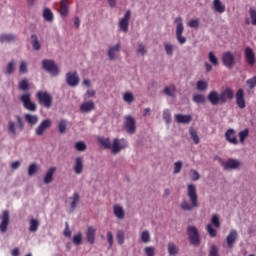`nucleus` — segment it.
Returning <instances> with one entry per match:
<instances>
[{
	"mask_svg": "<svg viewBox=\"0 0 256 256\" xmlns=\"http://www.w3.org/2000/svg\"><path fill=\"white\" fill-rule=\"evenodd\" d=\"M211 224L215 227V228H220L221 227V222H220V218L218 214H213L211 217Z\"/></svg>",
	"mask_w": 256,
	"mask_h": 256,
	"instance_id": "nucleus-40",
	"label": "nucleus"
},
{
	"mask_svg": "<svg viewBox=\"0 0 256 256\" xmlns=\"http://www.w3.org/2000/svg\"><path fill=\"white\" fill-rule=\"evenodd\" d=\"M249 133H250L249 129H245L238 133L240 143L243 144L245 142L246 138L249 136Z\"/></svg>",
	"mask_w": 256,
	"mask_h": 256,
	"instance_id": "nucleus-41",
	"label": "nucleus"
},
{
	"mask_svg": "<svg viewBox=\"0 0 256 256\" xmlns=\"http://www.w3.org/2000/svg\"><path fill=\"white\" fill-rule=\"evenodd\" d=\"M124 127H125L127 134H134L136 132L135 119L130 115L125 116Z\"/></svg>",
	"mask_w": 256,
	"mask_h": 256,
	"instance_id": "nucleus-11",
	"label": "nucleus"
},
{
	"mask_svg": "<svg viewBox=\"0 0 256 256\" xmlns=\"http://www.w3.org/2000/svg\"><path fill=\"white\" fill-rule=\"evenodd\" d=\"M206 231L208 232L210 237H212V238L217 237V230L214 229L212 224H208L206 226Z\"/></svg>",
	"mask_w": 256,
	"mask_h": 256,
	"instance_id": "nucleus-46",
	"label": "nucleus"
},
{
	"mask_svg": "<svg viewBox=\"0 0 256 256\" xmlns=\"http://www.w3.org/2000/svg\"><path fill=\"white\" fill-rule=\"evenodd\" d=\"M189 175L191 180L193 181H198L200 179V174L196 170H190Z\"/></svg>",
	"mask_w": 256,
	"mask_h": 256,
	"instance_id": "nucleus-55",
	"label": "nucleus"
},
{
	"mask_svg": "<svg viewBox=\"0 0 256 256\" xmlns=\"http://www.w3.org/2000/svg\"><path fill=\"white\" fill-rule=\"evenodd\" d=\"M15 71V63L14 61H10V63L7 66L6 74H12Z\"/></svg>",
	"mask_w": 256,
	"mask_h": 256,
	"instance_id": "nucleus-61",
	"label": "nucleus"
},
{
	"mask_svg": "<svg viewBox=\"0 0 256 256\" xmlns=\"http://www.w3.org/2000/svg\"><path fill=\"white\" fill-rule=\"evenodd\" d=\"M222 63L228 69H232L236 65L235 56L230 51L223 53Z\"/></svg>",
	"mask_w": 256,
	"mask_h": 256,
	"instance_id": "nucleus-9",
	"label": "nucleus"
},
{
	"mask_svg": "<svg viewBox=\"0 0 256 256\" xmlns=\"http://www.w3.org/2000/svg\"><path fill=\"white\" fill-rule=\"evenodd\" d=\"M79 81L80 79L77 72L66 73V84H68L70 87L78 86Z\"/></svg>",
	"mask_w": 256,
	"mask_h": 256,
	"instance_id": "nucleus-13",
	"label": "nucleus"
},
{
	"mask_svg": "<svg viewBox=\"0 0 256 256\" xmlns=\"http://www.w3.org/2000/svg\"><path fill=\"white\" fill-rule=\"evenodd\" d=\"M39 228V221L36 219H30V228L31 232H36Z\"/></svg>",
	"mask_w": 256,
	"mask_h": 256,
	"instance_id": "nucleus-45",
	"label": "nucleus"
},
{
	"mask_svg": "<svg viewBox=\"0 0 256 256\" xmlns=\"http://www.w3.org/2000/svg\"><path fill=\"white\" fill-rule=\"evenodd\" d=\"M167 249L169 255H176L179 253L178 247L173 242L167 244Z\"/></svg>",
	"mask_w": 256,
	"mask_h": 256,
	"instance_id": "nucleus-34",
	"label": "nucleus"
},
{
	"mask_svg": "<svg viewBox=\"0 0 256 256\" xmlns=\"http://www.w3.org/2000/svg\"><path fill=\"white\" fill-rule=\"evenodd\" d=\"M20 101H22V104L24 105V108H26V110L30 112L37 111V105L36 103L31 101V95L29 93L20 96Z\"/></svg>",
	"mask_w": 256,
	"mask_h": 256,
	"instance_id": "nucleus-8",
	"label": "nucleus"
},
{
	"mask_svg": "<svg viewBox=\"0 0 256 256\" xmlns=\"http://www.w3.org/2000/svg\"><path fill=\"white\" fill-rule=\"evenodd\" d=\"M177 92V88L175 85L171 84L169 86L164 87L163 93L169 97H175Z\"/></svg>",
	"mask_w": 256,
	"mask_h": 256,
	"instance_id": "nucleus-27",
	"label": "nucleus"
},
{
	"mask_svg": "<svg viewBox=\"0 0 256 256\" xmlns=\"http://www.w3.org/2000/svg\"><path fill=\"white\" fill-rule=\"evenodd\" d=\"M80 201V195L79 193H74V195H72V203H70V208L72 210H75V208L77 207V204Z\"/></svg>",
	"mask_w": 256,
	"mask_h": 256,
	"instance_id": "nucleus-39",
	"label": "nucleus"
},
{
	"mask_svg": "<svg viewBox=\"0 0 256 256\" xmlns=\"http://www.w3.org/2000/svg\"><path fill=\"white\" fill-rule=\"evenodd\" d=\"M128 147V142H127V140H125V139H121V140H119V139H114L113 140V143H112V145H111V152L113 153V154H117V153H119L122 149H125V148H127Z\"/></svg>",
	"mask_w": 256,
	"mask_h": 256,
	"instance_id": "nucleus-10",
	"label": "nucleus"
},
{
	"mask_svg": "<svg viewBox=\"0 0 256 256\" xmlns=\"http://www.w3.org/2000/svg\"><path fill=\"white\" fill-rule=\"evenodd\" d=\"M37 170L38 166L36 164H31L30 167H28V175H34L37 172Z\"/></svg>",
	"mask_w": 256,
	"mask_h": 256,
	"instance_id": "nucleus-62",
	"label": "nucleus"
},
{
	"mask_svg": "<svg viewBox=\"0 0 256 256\" xmlns=\"http://www.w3.org/2000/svg\"><path fill=\"white\" fill-rule=\"evenodd\" d=\"M192 101L196 104H205L206 97L202 94H194L192 97Z\"/></svg>",
	"mask_w": 256,
	"mask_h": 256,
	"instance_id": "nucleus-33",
	"label": "nucleus"
},
{
	"mask_svg": "<svg viewBox=\"0 0 256 256\" xmlns=\"http://www.w3.org/2000/svg\"><path fill=\"white\" fill-rule=\"evenodd\" d=\"M17 40V37L12 34H3L0 36L1 43H11Z\"/></svg>",
	"mask_w": 256,
	"mask_h": 256,
	"instance_id": "nucleus-30",
	"label": "nucleus"
},
{
	"mask_svg": "<svg viewBox=\"0 0 256 256\" xmlns=\"http://www.w3.org/2000/svg\"><path fill=\"white\" fill-rule=\"evenodd\" d=\"M174 119L177 123L188 124L192 121V116L191 115L176 114V115H174Z\"/></svg>",
	"mask_w": 256,
	"mask_h": 256,
	"instance_id": "nucleus-22",
	"label": "nucleus"
},
{
	"mask_svg": "<svg viewBox=\"0 0 256 256\" xmlns=\"http://www.w3.org/2000/svg\"><path fill=\"white\" fill-rule=\"evenodd\" d=\"M236 104L238 108L245 109L246 108V101H245V93L243 89H239L235 95Z\"/></svg>",
	"mask_w": 256,
	"mask_h": 256,
	"instance_id": "nucleus-14",
	"label": "nucleus"
},
{
	"mask_svg": "<svg viewBox=\"0 0 256 256\" xmlns=\"http://www.w3.org/2000/svg\"><path fill=\"white\" fill-rule=\"evenodd\" d=\"M24 120H26L28 124L34 126L38 123L39 118L36 115L26 114L24 115Z\"/></svg>",
	"mask_w": 256,
	"mask_h": 256,
	"instance_id": "nucleus-31",
	"label": "nucleus"
},
{
	"mask_svg": "<svg viewBox=\"0 0 256 256\" xmlns=\"http://www.w3.org/2000/svg\"><path fill=\"white\" fill-rule=\"evenodd\" d=\"M208 59H209V62L212 63L214 66L219 65V60L216 57V55L214 54V52H209Z\"/></svg>",
	"mask_w": 256,
	"mask_h": 256,
	"instance_id": "nucleus-47",
	"label": "nucleus"
},
{
	"mask_svg": "<svg viewBox=\"0 0 256 256\" xmlns=\"http://www.w3.org/2000/svg\"><path fill=\"white\" fill-rule=\"evenodd\" d=\"M249 13H250L252 25L256 26V10L253 8H250Z\"/></svg>",
	"mask_w": 256,
	"mask_h": 256,
	"instance_id": "nucleus-57",
	"label": "nucleus"
},
{
	"mask_svg": "<svg viewBox=\"0 0 256 256\" xmlns=\"http://www.w3.org/2000/svg\"><path fill=\"white\" fill-rule=\"evenodd\" d=\"M234 95V91L231 88H226L221 91L220 95L216 91H211L207 99L211 105L216 106L218 104H225L228 100H232Z\"/></svg>",
	"mask_w": 256,
	"mask_h": 256,
	"instance_id": "nucleus-2",
	"label": "nucleus"
},
{
	"mask_svg": "<svg viewBox=\"0 0 256 256\" xmlns=\"http://www.w3.org/2000/svg\"><path fill=\"white\" fill-rule=\"evenodd\" d=\"M42 68H44V70H46L52 76H58L60 73L58 66L53 60H42Z\"/></svg>",
	"mask_w": 256,
	"mask_h": 256,
	"instance_id": "nucleus-5",
	"label": "nucleus"
},
{
	"mask_svg": "<svg viewBox=\"0 0 256 256\" xmlns=\"http://www.w3.org/2000/svg\"><path fill=\"white\" fill-rule=\"evenodd\" d=\"M83 169H84L83 158L77 157L76 160L74 161V172L76 174H82Z\"/></svg>",
	"mask_w": 256,
	"mask_h": 256,
	"instance_id": "nucleus-23",
	"label": "nucleus"
},
{
	"mask_svg": "<svg viewBox=\"0 0 256 256\" xmlns=\"http://www.w3.org/2000/svg\"><path fill=\"white\" fill-rule=\"evenodd\" d=\"M188 240L193 246H198L201 243L198 229L195 226H189L187 228Z\"/></svg>",
	"mask_w": 256,
	"mask_h": 256,
	"instance_id": "nucleus-4",
	"label": "nucleus"
},
{
	"mask_svg": "<svg viewBox=\"0 0 256 256\" xmlns=\"http://www.w3.org/2000/svg\"><path fill=\"white\" fill-rule=\"evenodd\" d=\"M8 130L10 132V134H12V136H17V128H16V123L13 121L9 122V126H8Z\"/></svg>",
	"mask_w": 256,
	"mask_h": 256,
	"instance_id": "nucleus-48",
	"label": "nucleus"
},
{
	"mask_svg": "<svg viewBox=\"0 0 256 256\" xmlns=\"http://www.w3.org/2000/svg\"><path fill=\"white\" fill-rule=\"evenodd\" d=\"M246 83H247V85L249 86L250 89L255 88L256 87V76L247 80Z\"/></svg>",
	"mask_w": 256,
	"mask_h": 256,
	"instance_id": "nucleus-64",
	"label": "nucleus"
},
{
	"mask_svg": "<svg viewBox=\"0 0 256 256\" xmlns=\"http://www.w3.org/2000/svg\"><path fill=\"white\" fill-rule=\"evenodd\" d=\"M239 235L236 230H231L226 237L227 246L232 249Z\"/></svg>",
	"mask_w": 256,
	"mask_h": 256,
	"instance_id": "nucleus-18",
	"label": "nucleus"
},
{
	"mask_svg": "<svg viewBox=\"0 0 256 256\" xmlns=\"http://www.w3.org/2000/svg\"><path fill=\"white\" fill-rule=\"evenodd\" d=\"M82 240H83V236L81 233H78L74 236V238L72 239V241L74 242V244L76 245H80L82 244Z\"/></svg>",
	"mask_w": 256,
	"mask_h": 256,
	"instance_id": "nucleus-58",
	"label": "nucleus"
},
{
	"mask_svg": "<svg viewBox=\"0 0 256 256\" xmlns=\"http://www.w3.org/2000/svg\"><path fill=\"white\" fill-rule=\"evenodd\" d=\"M106 237H107V242L109 244V247H112L113 244H114V236H113V233L111 231H108L107 234H106Z\"/></svg>",
	"mask_w": 256,
	"mask_h": 256,
	"instance_id": "nucleus-59",
	"label": "nucleus"
},
{
	"mask_svg": "<svg viewBox=\"0 0 256 256\" xmlns=\"http://www.w3.org/2000/svg\"><path fill=\"white\" fill-rule=\"evenodd\" d=\"M116 240L119 245L124 244L125 242V232L123 230H117Z\"/></svg>",
	"mask_w": 256,
	"mask_h": 256,
	"instance_id": "nucleus-37",
	"label": "nucleus"
},
{
	"mask_svg": "<svg viewBox=\"0 0 256 256\" xmlns=\"http://www.w3.org/2000/svg\"><path fill=\"white\" fill-rule=\"evenodd\" d=\"M144 253L146 256H155V247H152V246L145 247Z\"/></svg>",
	"mask_w": 256,
	"mask_h": 256,
	"instance_id": "nucleus-54",
	"label": "nucleus"
},
{
	"mask_svg": "<svg viewBox=\"0 0 256 256\" xmlns=\"http://www.w3.org/2000/svg\"><path fill=\"white\" fill-rule=\"evenodd\" d=\"M221 165L224 170H236L242 165V163L237 159H228L226 162H222Z\"/></svg>",
	"mask_w": 256,
	"mask_h": 256,
	"instance_id": "nucleus-12",
	"label": "nucleus"
},
{
	"mask_svg": "<svg viewBox=\"0 0 256 256\" xmlns=\"http://www.w3.org/2000/svg\"><path fill=\"white\" fill-rule=\"evenodd\" d=\"M120 49H121V45L120 44H117V45H115L113 47H110L108 49V52H107L109 60H115L116 59V55H117V53H119Z\"/></svg>",
	"mask_w": 256,
	"mask_h": 256,
	"instance_id": "nucleus-24",
	"label": "nucleus"
},
{
	"mask_svg": "<svg viewBox=\"0 0 256 256\" xmlns=\"http://www.w3.org/2000/svg\"><path fill=\"white\" fill-rule=\"evenodd\" d=\"M189 133H190V136H191L193 142H194L195 144H199V143H200V138H199V136H198V133H197L195 130H193V129H191V130L189 131Z\"/></svg>",
	"mask_w": 256,
	"mask_h": 256,
	"instance_id": "nucleus-51",
	"label": "nucleus"
},
{
	"mask_svg": "<svg viewBox=\"0 0 256 256\" xmlns=\"http://www.w3.org/2000/svg\"><path fill=\"white\" fill-rule=\"evenodd\" d=\"M69 12V7H68V0H62L60 1V15L62 17H66Z\"/></svg>",
	"mask_w": 256,
	"mask_h": 256,
	"instance_id": "nucleus-28",
	"label": "nucleus"
},
{
	"mask_svg": "<svg viewBox=\"0 0 256 256\" xmlns=\"http://www.w3.org/2000/svg\"><path fill=\"white\" fill-rule=\"evenodd\" d=\"M175 23L177 24L176 25V39L180 45H183L187 42V39L185 37H183L184 25H183L182 18H180V17L176 18Z\"/></svg>",
	"mask_w": 256,
	"mask_h": 256,
	"instance_id": "nucleus-6",
	"label": "nucleus"
},
{
	"mask_svg": "<svg viewBox=\"0 0 256 256\" xmlns=\"http://www.w3.org/2000/svg\"><path fill=\"white\" fill-rule=\"evenodd\" d=\"M182 168H183V162H181V161L175 162V163H174V170H173V173H174V174L180 173L181 170H182Z\"/></svg>",
	"mask_w": 256,
	"mask_h": 256,
	"instance_id": "nucleus-53",
	"label": "nucleus"
},
{
	"mask_svg": "<svg viewBox=\"0 0 256 256\" xmlns=\"http://www.w3.org/2000/svg\"><path fill=\"white\" fill-rule=\"evenodd\" d=\"M42 17H44V20L48 22H52L54 20V15L52 11L48 8L44 9V13L42 14Z\"/></svg>",
	"mask_w": 256,
	"mask_h": 256,
	"instance_id": "nucleus-35",
	"label": "nucleus"
},
{
	"mask_svg": "<svg viewBox=\"0 0 256 256\" xmlns=\"http://www.w3.org/2000/svg\"><path fill=\"white\" fill-rule=\"evenodd\" d=\"M213 7L217 13H224L226 11L225 5L222 4L221 0H214Z\"/></svg>",
	"mask_w": 256,
	"mask_h": 256,
	"instance_id": "nucleus-29",
	"label": "nucleus"
},
{
	"mask_svg": "<svg viewBox=\"0 0 256 256\" xmlns=\"http://www.w3.org/2000/svg\"><path fill=\"white\" fill-rule=\"evenodd\" d=\"M131 11L127 10L123 16L118 22V27L119 30L127 33L129 31V24H130V19H131Z\"/></svg>",
	"mask_w": 256,
	"mask_h": 256,
	"instance_id": "nucleus-7",
	"label": "nucleus"
},
{
	"mask_svg": "<svg viewBox=\"0 0 256 256\" xmlns=\"http://www.w3.org/2000/svg\"><path fill=\"white\" fill-rule=\"evenodd\" d=\"M52 126V122L50 119H46L38 125V128H36V135L42 136L47 129H49Z\"/></svg>",
	"mask_w": 256,
	"mask_h": 256,
	"instance_id": "nucleus-16",
	"label": "nucleus"
},
{
	"mask_svg": "<svg viewBox=\"0 0 256 256\" xmlns=\"http://www.w3.org/2000/svg\"><path fill=\"white\" fill-rule=\"evenodd\" d=\"M225 139L232 145H238L239 141L236 136V131L234 129H228L225 132Z\"/></svg>",
	"mask_w": 256,
	"mask_h": 256,
	"instance_id": "nucleus-17",
	"label": "nucleus"
},
{
	"mask_svg": "<svg viewBox=\"0 0 256 256\" xmlns=\"http://www.w3.org/2000/svg\"><path fill=\"white\" fill-rule=\"evenodd\" d=\"M86 239L89 244H94L96 239V229L93 226H89L86 230Z\"/></svg>",
	"mask_w": 256,
	"mask_h": 256,
	"instance_id": "nucleus-20",
	"label": "nucleus"
},
{
	"mask_svg": "<svg viewBox=\"0 0 256 256\" xmlns=\"http://www.w3.org/2000/svg\"><path fill=\"white\" fill-rule=\"evenodd\" d=\"M123 100L126 102V103H133L135 101V97L132 93H129V92H126L124 95H123Z\"/></svg>",
	"mask_w": 256,
	"mask_h": 256,
	"instance_id": "nucleus-49",
	"label": "nucleus"
},
{
	"mask_svg": "<svg viewBox=\"0 0 256 256\" xmlns=\"http://www.w3.org/2000/svg\"><path fill=\"white\" fill-rule=\"evenodd\" d=\"M98 143L105 149H110L111 148V141L109 138H103V137H98L97 138Z\"/></svg>",
	"mask_w": 256,
	"mask_h": 256,
	"instance_id": "nucleus-32",
	"label": "nucleus"
},
{
	"mask_svg": "<svg viewBox=\"0 0 256 256\" xmlns=\"http://www.w3.org/2000/svg\"><path fill=\"white\" fill-rule=\"evenodd\" d=\"M209 256H219L218 247L217 246L212 245L210 247Z\"/></svg>",
	"mask_w": 256,
	"mask_h": 256,
	"instance_id": "nucleus-63",
	"label": "nucleus"
},
{
	"mask_svg": "<svg viewBox=\"0 0 256 256\" xmlns=\"http://www.w3.org/2000/svg\"><path fill=\"white\" fill-rule=\"evenodd\" d=\"M140 240L143 242V243H149L150 240H151V236H150V233L149 231L145 230L141 233L140 235Z\"/></svg>",
	"mask_w": 256,
	"mask_h": 256,
	"instance_id": "nucleus-42",
	"label": "nucleus"
},
{
	"mask_svg": "<svg viewBox=\"0 0 256 256\" xmlns=\"http://www.w3.org/2000/svg\"><path fill=\"white\" fill-rule=\"evenodd\" d=\"M74 148H76V151L84 152L87 150V145L83 141L76 142V145H74Z\"/></svg>",
	"mask_w": 256,
	"mask_h": 256,
	"instance_id": "nucleus-44",
	"label": "nucleus"
},
{
	"mask_svg": "<svg viewBox=\"0 0 256 256\" xmlns=\"http://www.w3.org/2000/svg\"><path fill=\"white\" fill-rule=\"evenodd\" d=\"M196 88H197L198 91H205L208 88V83L205 82V81L200 80V81L197 82Z\"/></svg>",
	"mask_w": 256,
	"mask_h": 256,
	"instance_id": "nucleus-50",
	"label": "nucleus"
},
{
	"mask_svg": "<svg viewBox=\"0 0 256 256\" xmlns=\"http://www.w3.org/2000/svg\"><path fill=\"white\" fill-rule=\"evenodd\" d=\"M95 109V103L92 101H88L80 105V111L87 113Z\"/></svg>",
	"mask_w": 256,
	"mask_h": 256,
	"instance_id": "nucleus-26",
	"label": "nucleus"
},
{
	"mask_svg": "<svg viewBox=\"0 0 256 256\" xmlns=\"http://www.w3.org/2000/svg\"><path fill=\"white\" fill-rule=\"evenodd\" d=\"M113 214L117 219L123 220L125 218V210L118 204L113 205Z\"/></svg>",
	"mask_w": 256,
	"mask_h": 256,
	"instance_id": "nucleus-21",
	"label": "nucleus"
},
{
	"mask_svg": "<svg viewBox=\"0 0 256 256\" xmlns=\"http://www.w3.org/2000/svg\"><path fill=\"white\" fill-rule=\"evenodd\" d=\"M31 43H32V48H34V50L39 51L41 49V45L40 42L38 40V37L36 35H32L31 36Z\"/></svg>",
	"mask_w": 256,
	"mask_h": 256,
	"instance_id": "nucleus-38",
	"label": "nucleus"
},
{
	"mask_svg": "<svg viewBox=\"0 0 256 256\" xmlns=\"http://www.w3.org/2000/svg\"><path fill=\"white\" fill-rule=\"evenodd\" d=\"M56 170V167H50V169H48V172H46V175L44 176V184H50L53 181V175Z\"/></svg>",
	"mask_w": 256,
	"mask_h": 256,
	"instance_id": "nucleus-25",
	"label": "nucleus"
},
{
	"mask_svg": "<svg viewBox=\"0 0 256 256\" xmlns=\"http://www.w3.org/2000/svg\"><path fill=\"white\" fill-rule=\"evenodd\" d=\"M67 129V122L65 120L60 121V123H58V131H60V133H65Z\"/></svg>",
	"mask_w": 256,
	"mask_h": 256,
	"instance_id": "nucleus-56",
	"label": "nucleus"
},
{
	"mask_svg": "<svg viewBox=\"0 0 256 256\" xmlns=\"http://www.w3.org/2000/svg\"><path fill=\"white\" fill-rule=\"evenodd\" d=\"M15 118H16V125L18 126V130L20 131L24 130L25 126H24L23 119L19 115H16Z\"/></svg>",
	"mask_w": 256,
	"mask_h": 256,
	"instance_id": "nucleus-52",
	"label": "nucleus"
},
{
	"mask_svg": "<svg viewBox=\"0 0 256 256\" xmlns=\"http://www.w3.org/2000/svg\"><path fill=\"white\" fill-rule=\"evenodd\" d=\"M36 99H38V104L44 106V108L50 109L53 105V97L47 91H38Z\"/></svg>",
	"mask_w": 256,
	"mask_h": 256,
	"instance_id": "nucleus-3",
	"label": "nucleus"
},
{
	"mask_svg": "<svg viewBox=\"0 0 256 256\" xmlns=\"http://www.w3.org/2000/svg\"><path fill=\"white\" fill-rule=\"evenodd\" d=\"M9 222H10V213L8 210H5L3 212L2 222L0 224L1 232L5 233L7 231Z\"/></svg>",
	"mask_w": 256,
	"mask_h": 256,
	"instance_id": "nucleus-19",
	"label": "nucleus"
},
{
	"mask_svg": "<svg viewBox=\"0 0 256 256\" xmlns=\"http://www.w3.org/2000/svg\"><path fill=\"white\" fill-rule=\"evenodd\" d=\"M244 56H245V60L249 66H254L256 64L255 53L250 47H247L245 49Z\"/></svg>",
	"mask_w": 256,
	"mask_h": 256,
	"instance_id": "nucleus-15",
	"label": "nucleus"
},
{
	"mask_svg": "<svg viewBox=\"0 0 256 256\" xmlns=\"http://www.w3.org/2000/svg\"><path fill=\"white\" fill-rule=\"evenodd\" d=\"M29 88V82L27 79H22V81H20V84H18V89L22 91H28Z\"/></svg>",
	"mask_w": 256,
	"mask_h": 256,
	"instance_id": "nucleus-43",
	"label": "nucleus"
},
{
	"mask_svg": "<svg viewBox=\"0 0 256 256\" xmlns=\"http://www.w3.org/2000/svg\"><path fill=\"white\" fill-rule=\"evenodd\" d=\"M199 25H200V23H199V20H198V19H192V20H190V21L188 22V26H189L190 28L197 29V28H199Z\"/></svg>",
	"mask_w": 256,
	"mask_h": 256,
	"instance_id": "nucleus-60",
	"label": "nucleus"
},
{
	"mask_svg": "<svg viewBox=\"0 0 256 256\" xmlns=\"http://www.w3.org/2000/svg\"><path fill=\"white\" fill-rule=\"evenodd\" d=\"M187 197L189 202L183 200L180 204V208L184 211H192L200 206L197 188L194 184L187 185Z\"/></svg>",
	"mask_w": 256,
	"mask_h": 256,
	"instance_id": "nucleus-1",
	"label": "nucleus"
},
{
	"mask_svg": "<svg viewBox=\"0 0 256 256\" xmlns=\"http://www.w3.org/2000/svg\"><path fill=\"white\" fill-rule=\"evenodd\" d=\"M162 117L166 124H170L172 122V114L170 110L168 109L163 110Z\"/></svg>",
	"mask_w": 256,
	"mask_h": 256,
	"instance_id": "nucleus-36",
	"label": "nucleus"
}]
</instances>
